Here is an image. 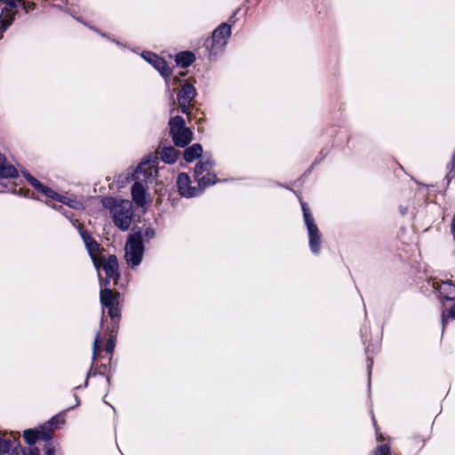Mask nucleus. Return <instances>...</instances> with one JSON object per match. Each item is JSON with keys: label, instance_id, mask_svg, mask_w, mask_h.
Instances as JSON below:
<instances>
[{"label": "nucleus", "instance_id": "1", "mask_svg": "<svg viewBox=\"0 0 455 455\" xmlns=\"http://www.w3.org/2000/svg\"><path fill=\"white\" fill-rule=\"evenodd\" d=\"M105 207L109 208L115 225L121 230H127L133 217L132 204L129 200L108 197L103 200Z\"/></svg>", "mask_w": 455, "mask_h": 455}, {"label": "nucleus", "instance_id": "2", "mask_svg": "<svg viewBox=\"0 0 455 455\" xmlns=\"http://www.w3.org/2000/svg\"><path fill=\"white\" fill-rule=\"evenodd\" d=\"M121 295L118 291L111 289H102L100 292V300L102 305L103 312L108 310V315L112 320V331L119 327L121 319Z\"/></svg>", "mask_w": 455, "mask_h": 455}, {"label": "nucleus", "instance_id": "3", "mask_svg": "<svg viewBox=\"0 0 455 455\" xmlns=\"http://www.w3.org/2000/svg\"><path fill=\"white\" fill-rule=\"evenodd\" d=\"M170 135L176 147L185 148L193 140V132L185 126L182 116H176L169 121Z\"/></svg>", "mask_w": 455, "mask_h": 455}, {"label": "nucleus", "instance_id": "4", "mask_svg": "<svg viewBox=\"0 0 455 455\" xmlns=\"http://www.w3.org/2000/svg\"><path fill=\"white\" fill-rule=\"evenodd\" d=\"M144 253L142 234L134 232L131 234L125 244V259L132 267L140 264Z\"/></svg>", "mask_w": 455, "mask_h": 455}, {"label": "nucleus", "instance_id": "5", "mask_svg": "<svg viewBox=\"0 0 455 455\" xmlns=\"http://www.w3.org/2000/svg\"><path fill=\"white\" fill-rule=\"evenodd\" d=\"M305 223L309 236V246L313 253L318 254L321 245V234L317 226L314 222L312 214L305 204H302Z\"/></svg>", "mask_w": 455, "mask_h": 455}, {"label": "nucleus", "instance_id": "6", "mask_svg": "<svg viewBox=\"0 0 455 455\" xmlns=\"http://www.w3.org/2000/svg\"><path fill=\"white\" fill-rule=\"evenodd\" d=\"M196 89L190 84H185L178 94V102L181 112L190 116L192 101L196 97Z\"/></svg>", "mask_w": 455, "mask_h": 455}, {"label": "nucleus", "instance_id": "7", "mask_svg": "<svg viewBox=\"0 0 455 455\" xmlns=\"http://www.w3.org/2000/svg\"><path fill=\"white\" fill-rule=\"evenodd\" d=\"M102 268L107 275L108 281L113 280L116 283L120 274L118 271V261L115 255H110L108 258L100 257L99 262V268Z\"/></svg>", "mask_w": 455, "mask_h": 455}, {"label": "nucleus", "instance_id": "8", "mask_svg": "<svg viewBox=\"0 0 455 455\" xmlns=\"http://www.w3.org/2000/svg\"><path fill=\"white\" fill-rule=\"evenodd\" d=\"M231 34V27L227 23L220 25L213 32L211 38V47L222 48L227 44V39Z\"/></svg>", "mask_w": 455, "mask_h": 455}, {"label": "nucleus", "instance_id": "9", "mask_svg": "<svg viewBox=\"0 0 455 455\" xmlns=\"http://www.w3.org/2000/svg\"><path fill=\"white\" fill-rule=\"evenodd\" d=\"M154 164L150 160L141 162L133 174L134 179L141 182H147L148 180L151 179L157 172Z\"/></svg>", "mask_w": 455, "mask_h": 455}, {"label": "nucleus", "instance_id": "10", "mask_svg": "<svg viewBox=\"0 0 455 455\" xmlns=\"http://www.w3.org/2000/svg\"><path fill=\"white\" fill-rule=\"evenodd\" d=\"M25 177H26L27 180L29 182V184L33 188H35L37 191H39L42 194L45 195L49 198L54 199V200L59 201V202H63L61 196H60L58 193L53 191L49 187L42 184L39 180H37L31 174H25Z\"/></svg>", "mask_w": 455, "mask_h": 455}, {"label": "nucleus", "instance_id": "11", "mask_svg": "<svg viewBox=\"0 0 455 455\" xmlns=\"http://www.w3.org/2000/svg\"><path fill=\"white\" fill-rule=\"evenodd\" d=\"M177 187L181 196L192 197L196 196L197 190L190 186V178L188 174L182 172L177 177Z\"/></svg>", "mask_w": 455, "mask_h": 455}, {"label": "nucleus", "instance_id": "12", "mask_svg": "<svg viewBox=\"0 0 455 455\" xmlns=\"http://www.w3.org/2000/svg\"><path fill=\"white\" fill-rule=\"evenodd\" d=\"M143 57L148 62H150L155 67V68L160 72V74L163 76L167 77L171 75V71L164 59L158 57L157 55L152 52L143 53Z\"/></svg>", "mask_w": 455, "mask_h": 455}, {"label": "nucleus", "instance_id": "13", "mask_svg": "<svg viewBox=\"0 0 455 455\" xmlns=\"http://www.w3.org/2000/svg\"><path fill=\"white\" fill-rule=\"evenodd\" d=\"M146 187L140 180H135L132 187V196L134 203L139 206H144L146 200Z\"/></svg>", "mask_w": 455, "mask_h": 455}, {"label": "nucleus", "instance_id": "14", "mask_svg": "<svg viewBox=\"0 0 455 455\" xmlns=\"http://www.w3.org/2000/svg\"><path fill=\"white\" fill-rule=\"evenodd\" d=\"M18 176L16 168L7 162L6 157L0 154V178H15Z\"/></svg>", "mask_w": 455, "mask_h": 455}, {"label": "nucleus", "instance_id": "15", "mask_svg": "<svg viewBox=\"0 0 455 455\" xmlns=\"http://www.w3.org/2000/svg\"><path fill=\"white\" fill-rule=\"evenodd\" d=\"M15 12L9 11L5 8L2 9L1 14H0V36L6 30V28L12 25Z\"/></svg>", "mask_w": 455, "mask_h": 455}, {"label": "nucleus", "instance_id": "16", "mask_svg": "<svg viewBox=\"0 0 455 455\" xmlns=\"http://www.w3.org/2000/svg\"><path fill=\"white\" fill-rule=\"evenodd\" d=\"M85 247L92 258V260L95 267L97 269H99L100 258L102 257L101 255H100V244L94 239V240L91 241L90 243H88V244H86Z\"/></svg>", "mask_w": 455, "mask_h": 455}, {"label": "nucleus", "instance_id": "17", "mask_svg": "<svg viewBox=\"0 0 455 455\" xmlns=\"http://www.w3.org/2000/svg\"><path fill=\"white\" fill-rule=\"evenodd\" d=\"M439 292L441 296L447 300L455 299V284L450 281L443 282L439 285Z\"/></svg>", "mask_w": 455, "mask_h": 455}, {"label": "nucleus", "instance_id": "18", "mask_svg": "<svg viewBox=\"0 0 455 455\" xmlns=\"http://www.w3.org/2000/svg\"><path fill=\"white\" fill-rule=\"evenodd\" d=\"M203 153V148L199 143H195L191 147L188 148L184 151V159L187 162H192L195 159L201 156Z\"/></svg>", "mask_w": 455, "mask_h": 455}, {"label": "nucleus", "instance_id": "19", "mask_svg": "<svg viewBox=\"0 0 455 455\" xmlns=\"http://www.w3.org/2000/svg\"><path fill=\"white\" fill-rule=\"evenodd\" d=\"M175 60L181 68H188L195 61V55L190 52H181L176 55Z\"/></svg>", "mask_w": 455, "mask_h": 455}, {"label": "nucleus", "instance_id": "20", "mask_svg": "<svg viewBox=\"0 0 455 455\" xmlns=\"http://www.w3.org/2000/svg\"><path fill=\"white\" fill-rule=\"evenodd\" d=\"M58 421H59L58 417H54L49 422V425H50L49 427L44 426L40 429H36V432H37V434H38V440H44V441L50 440L52 437V425L54 422H58Z\"/></svg>", "mask_w": 455, "mask_h": 455}, {"label": "nucleus", "instance_id": "21", "mask_svg": "<svg viewBox=\"0 0 455 455\" xmlns=\"http://www.w3.org/2000/svg\"><path fill=\"white\" fill-rule=\"evenodd\" d=\"M178 157V152L172 147L163 148L161 151V159L166 164H173Z\"/></svg>", "mask_w": 455, "mask_h": 455}, {"label": "nucleus", "instance_id": "22", "mask_svg": "<svg viewBox=\"0 0 455 455\" xmlns=\"http://www.w3.org/2000/svg\"><path fill=\"white\" fill-rule=\"evenodd\" d=\"M212 162L210 160H206L204 162H199L196 164L195 167V176L196 178L200 177L204 172H208L212 167Z\"/></svg>", "mask_w": 455, "mask_h": 455}, {"label": "nucleus", "instance_id": "23", "mask_svg": "<svg viewBox=\"0 0 455 455\" xmlns=\"http://www.w3.org/2000/svg\"><path fill=\"white\" fill-rule=\"evenodd\" d=\"M196 179L198 180L199 185L204 187L214 184L216 182V175L211 173L210 172H206L205 175H203L202 177H198Z\"/></svg>", "mask_w": 455, "mask_h": 455}, {"label": "nucleus", "instance_id": "24", "mask_svg": "<svg viewBox=\"0 0 455 455\" xmlns=\"http://www.w3.org/2000/svg\"><path fill=\"white\" fill-rule=\"evenodd\" d=\"M23 437L28 444L33 445L38 440V434L36 430L28 429L24 431Z\"/></svg>", "mask_w": 455, "mask_h": 455}, {"label": "nucleus", "instance_id": "25", "mask_svg": "<svg viewBox=\"0 0 455 455\" xmlns=\"http://www.w3.org/2000/svg\"><path fill=\"white\" fill-rule=\"evenodd\" d=\"M100 334L97 333L94 338L93 347H92V360L95 361L100 355Z\"/></svg>", "mask_w": 455, "mask_h": 455}, {"label": "nucleus", "instance_id": "26", "mask_svg": "<svg viewBox=\"0 0 455 455\" xmlns=\"http://www.w3.org/2000/svg\"><path fill=\"white\" fill-rule=\"evenodd\" d=\"M450 318H455V304L450 308L447 314L443 312L442 315L443 330L445 328L446 323Z\"/></svg>", "mask_w": 455, "mask_h": 455}, {"label": "nucleus", "instance_id": "27", "mask_svg": "<svg viewBox=\"0 0 455 455\" xmlns=\"http://www.w3.org/2000/svg\"><path fill=\"white\" fill-rule=\"evenodd\" d=\"M117 332V330L115 331H112V329L110 330V336L108 341L105 345V350L107 353L111 354L114 351L115 348V340H114V334Z\"/></svg>", "mask_w": 455, "mask_h": 455}, {"label": "nucleus", "instance_id": "28", "mask_svg": "<svg viewBox=\"0 0 455 455\" xmlns=\"http://www.w3.org/2000/svg\"><path fill=\"white\" fill-rule=\"evenodd\" d=\"M78 231L85 245L94 240V238L84 228L83 225H79Z\"/></svg>", "mask_w": 455, "mask_h": 455}, {"label": "nucleus", "instance_id": "29", "mask_svg": "<svg viewBox=\"0 0 455 455\" xmlns=\"http://www.w3.org/2000/svg\"><path fill=\"white\" fill-rule=\"evenodd\" d=\"M19 4H25V2L23 0H10L4 8L16 12V8Z\"/></svg>", "mask_w": 455, "mask_h": 455}, {"label": "nucleus", "instance_id": "30", "mask_svg": "<svg viewBox=\"0 0 455 455\" xmlns=\"http://www.w3.org/2000/svg\"><path fill=\"white\" fill-rule=\"evenodd\" d=\"M11 449V442L0 438V454L6 453Z\"/></svg>", "mask_w": 455, "mask_h": 455}, {"label": "nucleus", "instance_id": "31", "mask_svg": "<svg viewBox=\"0 0 455 455\" xmlns=\"http://www.w3.org/2000/svg\"><path fill=\"white\" fill-rule=\"evenodd\" d=\"M377 455H391V451L388 445L383 444L378 447Z\"/></svg>", "mask_w": 455, "mask_h": 455}, {"label": "nucleus", "instance_id": "32", "mask_svg": "<svg viewBox=\"0 0 455 455\" xmlns=\"http://www.w3.org/2000/svg\"><path fill=\"white\" fill-rule=\"evenodd\" d=\"M144 235L148 239L152 238L155 235L154 229L151 228H147L144 232Z\"/></svg>", "mask_w": 455, "mask_h": 455}, {"label": "nucleus", "instance_id": "33", "mask_svg": "<svg viewBox=\"0 0 455 455\" xmlns=\"http://www.w3.org/2000/svg\"><path fill=\"white\" fill-rule=\"evenodd\" d=\"M25 455H40V451L37 448H30Z\"/></svg>", "mask_w": 455, "mask_h": 455}, {"label": "nucleus", "instance_id": "34", "mask_svg": "<svg viewBox=\"0 0 455 455\" xmlns=\"http://www.w3.org/2000/svg\"><path fill=\"white\" fill-rule=\"evenodd\" d=\"M45 455H54V449L50 443L45 446Z\"/></svg>", "mask_w": 455, "mask_h": 455}, {"label": "nucleus", "instance_id": "35", "mask_svg": "<svg viewBox=\"0 0 455 455\" xmlns=\"http://www.w3.org/2000/svg\"><path fill=\"white\" fill-rule=\"evenodd\" d=\"M451 233L455 241V214L453 215L452 220H451Z\"/></svg>", "mask_w": 455, "mask_h": 455}, {"label": "nucleus", "instance_id": "36", "mask_svg": "<svg viewBox=\"0 0 455 455\" xmlns=\"http://www.w3.org/2000/svg\"><path fill=\"white\" fill-rule=\"evenodd\" d=\"M23 5L26 10H31V9H34V7H35L34 3H29V4H28V5H26V4H23Z\"/></svg>", "mask_w": 455, "mask_h": 455}]
</instances>
